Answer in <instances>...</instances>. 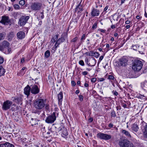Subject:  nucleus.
<instances>
[{
  "label": "nucleus",
  "mask_w": 147,
  "mask_h": 147,
  "mask_svg": "<svg viewBox=\"0 0 147 147\" xmlns=\"http://www.w3.org/2000/svg\"><path fill=\"white\" fill-rule=\"evenodd\" d=\"M45 57L47 58L49 57L50 56V52L49 51H47L45 53Z\"/></svg>",
  "instance_id": "obj_29"
},
{
  "label": "nucleus",
  "mask_w": 147,
  "mask_h": 147,
  "mask_svg": "<svg viewBox=\"0 0 147 147\" xmlns=\"http://www.w3.org/2000/svg\"><path fill=\"white\" fill-rule=\"evenodd\" d=\"M78 37H76L74 38L73 39H72L71 40V42H75L77 41V40L78 39Z\"/></svg>",
  "instance_id": "obj_38"
},
{
  "label": "nucleus",
  "mask_w": 147,
  "mask_h": 147,
  "mask_svg": "<svg viewBox=\"0 0 147 147\" xmlns=\"http://www.w3.org/2000/svg\"><path fill=\"white\" fill-rule=\"evenodd\" d=\"M67 37V33H65L63 35H61V38H59L57 40L59 42L58 44H60L61 42H63L65 40V38Z\"/></svg>",
  "instance_id": "obj_17"
},
{
  "label": "nucleus",
  "mask_w": 147,
  "mask_h": 147,
  "mask_svg": "<svg viewBox=\"0 0 147 147\" xmlns=\"http://www.w3.org/2000/svg\"><path fill=\"white\" fill-rule=\"evenodd\" d=\"M7 50L6 51V52L7 54H9L10 53L11 51V48H9V47H7Z\"/></svg>",
  "instance_id": "obj_32"
},
{
  "label": "nucleus",
  "mask_w": 147,
  "mask_h": 147,
  "mask_svg": "<svg viewBox=\"0 0 147 147\" xmlns=\"http://www.w3.org/2000/svg\"><path fill=\"white\" fill-rule=\"evenodd\" d=\"M96 81V79L95 78H93L91 80V82L93 83L95 82Z\"/></svg>",
  "instance_id": "obj_46"
},
{
  "label": "nucleus",
  "mask_w": 147,
  "mask_h": 147,
  "mask_svg": "<svg viewBox=\"0 0 147 147\" xmlns=\"http://www.w3.org/2000/svg\"><path fill=\"white\" fill-rule=\"evenodd\" d=\"M97 27V23L96 22L95 23L92 27V28L93 29H96Z\"/></svg>",
  "instance_id": "obj_41"
},
{
  "label": "nucleus",
  "mask_w": 147,
  "mask_h": 147,
  "mask_svg": "<svg viewBox=\"0 0 147 147\" xmlns=\"http://www.w3.org/2000/svg\"><path fill=\"white\" fill-rule=\"evenodd\" d=\"M79 98L80 101H82L83 100V96L82 95H80L79 96Z\"/></svg>",
  "instance_id": "obj_45"
},
{
  "label": "nucleus",
  "mask_w": 147,
  "mask_h": 147,
  "mask_svg": "<svg viewBox=\"0 0 147 147\" xmlns=\"http://www.w3.org/2000/svg\"><path fill=\"white\" fill-rule=\"evenodd\" d=\"M82 1L79 3L76 8V11L78 13L81 12L83 11V7L82 5H81Z\"/></svg>",
  "instance_id": "obj_18"
},
{
  "label": "nucleus",
  "mask_w": 147,
  "mask_h": 147,
  "mask_svg": "<svg viewBox=\"0 0 147 147\" xmlns=\"http://www.w3.org/2000/svg\"><path fill=\"white\" fill-rule=\"evenodd\" d=\"M108 79L110 80H113L114 79V77L112 75H109Z\"/></svg>",
  "instance_id": "obj_35"
},
{
  "label": "nucleus",
  "mask_w": 147,
  "mask_h": 147,
  "mask_svg": "<svg viewBox=\"0 0 147 147\" xmlns=\"http://www.w3.org/2000/svg\"><path fill=\"white\" fill-rule=\"evenodd\" d=\"M58 104L60 105L61 104L63 98V95L62 92H60L58 95Z\"/></svg>",
  "instance_id": "obj_22"
},
{
  "label": "nucleus",
  "mask_w": 147,
  "mask_h": 147,
  "mask_svg": "<svg viewBox=\"0 0 147 147\" xmlns=\"http://www.w3.org/2000/svg\"><path fill=\"white\" fill-rule=\"evenodd\" d=\"M98 30L103 33H105L106 32V30H104L100 28L98 29Z\"/></svg>",
  "instance_id": "obj_43"
},
{
  "label": "nucleus",
  "mask_w": 147,
  "mask_h": 147,
  "mask_svg": "<svg viewBox=\"0 0 147 147\" xmlns=\"http://www.w3.org/2000/svg\"><path fill=\"white\" fill-rule=\"evenodd\" d=\"M5 72V69L2 66H0V76L3 75Z\"/></svg>",
  "instance_id": "obj_26"
},
{
  "label": "nucleus",
  "mask_w": 147,
  "mask_h": 147,
  "mask_svg": "<svg viewBox=\"0 0 147 147\" xmlns=\"http://www.w3.org/2000/svg\"><path fill=\"white\" fill-rule=\"evenodd\" d=\"M14 36V33L13 32H9L8 35V39L11 40Z\"/></svg>",
  "instance_id": "obj_27"
},
{
  "label": "nucleus",
  "mask_w": 147,
  "mask_h": 147,
  "mask_svg": "<svg viewBox=\"0 0 147 147\" xmlns=\"http://www.w3.org/2000/svg\"><path fill=\"white\" fill-rule=\"evenodd\" d=\"M68 133L67 130L65 129H64L62 132V136L64 137L63 136H66L68 135Z\"/></svg>",
  "instance_id": "obj_28"
},
{
  "label": "nucleus",
  "mask_w": 147,
  "mask_h": 147,
  "mask_svg": "<svg viewBox=\"0 0 147 147\" xmlns=\"http://www.w3.org/2000/svg\"><path fill=\"white\" fill-rule=\"evenodd\" d=\"M45 108L46 109L47 111H49V105L48 104H45Z\"/></svg>",
  "instance_id": "obj_42"
},
{
  "label": "nucleus",
  "mask_w": 147,
  "mask_h": 147,
  "mask_svg": "<svg viewBox=\"0 0 147 147\" xmlns=\"http://www.w3.org/2000/svg\"><path fill=\"white\" fill-rule=\"evenodd\" d=\"M0 22L3 24L7 25L9 24L10 21L8 17L5 16L2 17Z\"/></svg>",
  "instance_id": "obj_11"
},
{
  "label": "nucleus",
  "mask_w": 147,
  "mask_h": 147,
  "mask_svg": "<svg viewBox=\"0 0 147 147\" xmlns=\"http://www.w3.org/2000/svg\"><path fill=\"white\" fill-rule=\"evenodd\" d=\"M111 116L112 117H115L116 116L115 113L114 111H112L111 112Z\"/></svg>",
  "instance_id": "obj_40"
},
{
  "label": "nucleus",
  "mask_w": 147,
  "mask_h": 147,
  "mask_svg": "<svg viewBox=\"0 0 147 147\" xmlns=\"http://www.w3.org/2000/svg\"><path fill=\"white\" fill-rule=\"evenodd\" d=\"M133 144L127 139L121 140L119 142L120 147H131Z\"/></svg>",
  "instance_id": "obj_3"
},
{
  "label": "nucleus",
  "mask_w": 147,
  "mask_h": 147,
  "mask_svg": "<svg viewBox=\"0 0 147 147\" xmlns=\"http://www.w3.org/2000/svg\"><path fill=\"white\" fill-rule=\"evenodd\" d=\"M108 6H107L104 8V11H106L108 9Z\"/></svg>",
  "instance_id": "obj_59"
},
{
  "label": "nucleus",
  "mask_w": 147,
  "mask_h": 147,
  "mask_svg": "<svg viewBox=\"0 0 147 147\" xmlns=\"http://www.w3.org/2000/svg\"><path fill=\"white\" fill-rule=\"evenodd\" d=\"M104 57L102 55L100 56L99 59V60L101 61L103 58Z\"/></svg>",
  "instance_id": "obj_57"
},
{
  "label": "nucleus",
  "mask_w": 147,
  "mask_h": 147,
  "mask_svg": "<svg viewBox=\"0 0 147 147\" xmlns=\"http://www.w3.org/2000/svg\"><path fill=\"white\" fill-rule=\"evenodd\" d=\"M13 104L12 101L9 100H6L5 101L2 107V109L3 110H7L9 109Z\"/></svg>",
  "instance_id": "obj_7"
},
{
  "label": "nucleus",
  "mask_w": 147,
  "mask_h": 147,
  "mask_svg": "<svg viewBox=\"0 0 147 147\" xmlns=\"http://www.w3.org/2000/svg\"><path fill=\"white\" fill-rule=\"evenodd\" d=\"M79 63L80 65L84 66V61L82 60H81L79 61Z\"/></svg>",
  "instance_id": "obj_39"
},
{
  "label": "nucleus",
  "mask_w": 147,
  "mask_h": 147,
  "mask_svg": "<svg viewBox=\"0 0 147 147\" xmlns=\"http://www.w3.org/2000/svg\"><path fill=\"white\" fill-rule=\"evenodd\" d=\"M139 47V45L137 44L135 45H133L132 46L133 49L135 50H137Z\"/></svg>",
  "instance_id": "obj_30"
},
{
  "label": "nucleus",
  "mask_w": 147,
  "mask_h": 147,
  "mask_svg": "<svg viewBox=\"0 0 147 147\" xmlns=\"http://www.w3.org/2000/svg\"><path fill=\"white\" fill-rule=\"evenodd\" d=\"M31 88V92L32 94H38L39 92L40 89L36 85L33 86Z\"/></svg>",
  "instance_id": "obj_12"
},
{
  "label": "nucleus",
  "mask_w": 147,
  "mask_h": 147,
  "mask_svg": "<svg viewBox=\"0 0 147 147\" xmlns=\"http://www.w3.org/2000/svg\"><path fill=\"white\" fill-rule=\"evenodd\" d=\"M130 23V21L129 20H127L125 22V23L126 24H129Z\"/></svg>",
  "instance_id": "obj_61"
},
{
  "label": "nucleus",
  "mask_w": 147,
  "mask_h": 147,
  "mask_svg": "<svg viewBox=\"0 0 147 147\" xmlns=\"http://www.w3.org/2000/svg\"><path fill=\"white\" fill-rule=\"evenodd\" d=\"M58 38V35H56L53 37V40L54 42H55L56 41H57V39Z\"/></svg>",
  "instance_id": "obj_31"
},
{
  "label": "nucleus",
  "mask_w": 147,
  "mask_h": 147,
  "mask_svg": "<svg viewBox=\"0 0 147 147\" xmlns=\"http://www.w3.org/2000/svg\"><path fill=\"white\" fill-rule=\"evenodd\" d=\"M25 61V58L24 57H22V59L21 60V62L22 63H23Z\"/></svg>",
  "instance_id": "obj_60"
},
{
  "label": "nucleus",
  "mask_w": 147,
  "mask_h": 147,
  "mask_svg": "<svg viewBox=\"0 0 147 147\" xmlns=\"http://www.w3.org/2000/svg\"><path fill=\"white\" fill-rule=\"evenodd\" d=\"M0 147H14L13 144L8 142H6L0 144Z\"/></svg>",
  "instance_id": "obj_19"
},
{
  "label": "nucleus",
  "mask_w": 147,
  "mask_h": 147,
  "mask_svg": "<svg viewBox=\"0 0 147 147\" xmlns=\"http://www.w3.org/2000/svg\"><path fill=\"white\" fill-rule=\"evenodd\" d=\"M42 6V4L39 2L32 3L30 6V8L32 11H38L40 9Z\"/></svg>",
  "instance_id": "obj_4"
},
{
  "label": "nucleus",
  "mask_w": 147,
  "mask_h": 147,
  "mask_svg": "<svg viewBox=\"0 0 147 147\" xmlns=\"http://www.w3.org/2000/svg\"><path fill=\"white\" fill-rule=\"evenodd\" d=\"M3 37V34H0V41L2 39Z\"/></svg>",
  "instance_id": "obj_55"
},
{
  "label": "nucleus",
  "mask_w": 147,
  "mask_h": 147,
  "mask_svg": "<svg viewBox=\"0 0 147 147\" xmlns=\"http://www.w3.org/2000/svg\"><path fill=\"white\" fill-rule=\"evenodd\" d=\"M94 54L95 55V56H96L97 57H98L99 55V54L97 52H94Z\"/></svg>",
  "instance_id": "obj_49"
},
{
  "label": "nucleus",
  "mask_w": 147,
  "mask_h": 147,
  "mask_svg": "<svg viewBox=\"0 0 147 147\" xmlns=\"http://www.w3.org/2000/svg\"><path fill=\"white\" fill-rule=\"evenodd\" d=\"M56 119L55 112H53L51 115L48 116L45 120V122L48 123H53Z\"/></svg>",
  "instance_id": "obj_6"
},
{
  "label": "nucleus",
  "mask_w": 147,
  "mask_h": 147,
  "mask_svg": "<svg viewBox=\"0 0 147 147\" xmlns=\"http://www.w3.org/2000/svg\"><path fill=\"white\" fill-rule=\"evenodd\" d=\"M128 58L126 56H123L119 60L118 65L119 66H125L127 64Z\"/></svg>",
  "instance_id": "obj_8"
},
{
  "label": "nucleus",
  "mask_w": 147,
  "mask_h": 147,
  "mask_svg": "<svg viewBox=\"0 0 147 147\" xmlns=\"http://www.w3.org/2000/svg\"><path fill=\"white\" fill-rule=\"evenodd\" d=\"M4 61V59L3 58L0 56V64L2 63Z\"/></svg>",
  "instance_id": "obj_44"
},
{
  "label": "nucleus",
  "mask_w": 147,
  "mask_h": 147,
  "mask_svg": "<svg viewBox=\"0 0 147 147\" xmlns=\"http://www.w3.org/2000/svg\"><path fill=\"white\" fill-rule=\"evenodd\" d=\"M43 11V10L42 12H40V14H41L40 17L42 19H43L44 17Z\"/></svg>",
  "instance_id": "obj_47"
},
{
  "label": "nucleus",
  "mask_w": 147,
  "mask_h": 147,
  "mask_svg": "<svg viewBox=\"0 0 147 147\" xmlns=\"http://www.w3.org/2000/svg\"><path fill=\"white\" fill-rule=\"evenodd\" d=\"M105 80V79L103 78H100L98 79V81L99 82H102Z\"/></svg>",
  "instance_id": "obj_48"
},
{
  "label": "nucleus",
  "mask_w": 147,
  "mask_h": 147,
  "mask_svg": "<svg viewBox=\"0 0 147 147\" xmlns=\"http://www.w3.org/2000/svg\"><path fill=\"white\" fill-rule=\"evenodd\" d=\"M113 94L115 95L116 96H117L118 94V92L116 91L113 92Z\"/></svg>",
  "instance_id": "obj_56"
},
{
  "label": "nucleus",
  "mask_w": 147,
  "mask_h": 147,
  "mask_svg": "<svg viewBox=\"0 0 147 147\" xmlns=\"http://www.w3.org/2000/svg\"><path fill=\"white\" fill-rule=\"evenodd\" d=\"M88 74V72L87 71H84L82 72V74L83 75H86Z\"/></svg>",
  "instance_id": "obj_51"
},
{
  "label": "nucleus",
  "mask_w": 147,
  "mask_h": 147,
  "mask_svg": "<svg viewBox=\"0 0 147 147\" xmlns=\"http://www.w3.org/2000/svg\"><path fill=\"white\" fill-rule=\"evenodd\" d=\"M121 132L122 134L125 135L127 137L130 138L131 137V136L129 132L128 131L124 129H122Z\"/></svg>",
  "instance_id": "obj_25"
},
{
  "label": "nucleus",
  "mask_w": 147,
  "mask_h": 147,
  "mask_svg": "<svg viewBox=\"0 0 147 147\" xmlns=\"http://www.w3.org/2000/svg\"><path fill=\"white\" fill-rule=\"evenodd\" d=\"M19 3L20 5H24L25 4V1L24 0H21L20 1Z\"/></svg>",
  "instance_id": "obj_36"
},
{
  "label": "nucleus",
  "mask_w": 147,
  "mask_h": 147,
  "mask_svg": "<svg viewBox=\"0 0 147 147\" xmlns=\"http://www.w3.org/2000/svg\"><path fill=\"white\" fill-rule=\"evenodd\" d=\"M17 36L19 38L22 39L25 37V33L22 31H20L17 33Z\"/></svg>",
  "instance_id": "obj_20"
},
{
  "label": "nucleus",
  "mask_w": 147,
  "mask_h": 147,
  "mask_svg": "<svg viewBox=\"0 0 147 147\" xmlns=\"http://www.w3.org/2000/svg\"><path fill=\"white\" fill-rule=\"evenodd\" d=\"M97 138L101 140H107L111 138V136L110 135L103 133H99L97 134Z\"/></svg>",
  "instance_id": "obj_5"
},
{
  "label": "nucleus",
  "mask_w": 147,
  "mask_h": 147,
  "mask_svg": "<svg viewBox=\"0 0 147 147\" xmlns=\"http://www.w3.org/2000/svg\"><path fill=\"white\" fill-rule=\"evenodd\" d=\"M13 7L16 9H18L20 8V6L18 4H15L13 5Z\"/></svg>",
  "instance_id": "obj_34"
},
{
  "label": "nucleus",
  "mask_w": 147,
  "mask_h": 147,
  "mask_svg": "<svg viewBox=\"0 0 147 147\" xmlns=\"http://www.w3.org/2000/svg\"><path fill=\"white\" fill-rule=\"evenodd\" d=\"M84 86L86 87H88L89 86L88 84L86 83H85L84 84Z\"/></svg>",
  "instance_id": "obj_62"
},
{
  "label": "nucleus",
  "mask_w": 147,
  "mask_h": 147,
  "mask_svg": "<svg viewBox=\"0 0 147 147\" xmlns=\"http://www.w3.org/2000/svg\"><path fill=\"white\" fill-rule=\"evenodd\" d=\"M31 88L30 86L28 85L24 89V94L28 96L30 95V92L31 91Z\"/></svg>",
  "instance_id": "obj_16"
},
{
  "label": "nucleus",
  "mask_w": 147,
  "mask_h": 147,
  "mask_svg": "<svg viewBox=\"0 0 147 147\" xmlns=\"http://www.w3.org/2000/svg\"><path fill=\"white\" fill-rule=\"evenodd\" d=\"M58 43H59V42H58L57 41L55 43V48L56 49L57 47L59 45V44H58Z\"/></svg>",
  "instance_id": "obj_53"
},
{
  "label": "nucleus",
  "mask_w": 147,
  "mask_h": 147,
  "mask_svg": "<svg viewBox=\"0 0 147 147\" xmlns=\"http://www.w3.org/2000/svg\"><path fill=\"white\" fill-rule=\"evenodd\" d=\"M30 18L29 16H22L19 19L18 24L20 26L24 25Z\"/></svg>",
  "instance_id": "obj_9"
},
{
  "label": "nucleus",
  "mask_w": 147,
  "mask_h": 147,
  "mask_svg": "<svg viewBox=\"0 0 147 147\" xmlns=\"http://www.w3.org/2000/svg\"><path fill=\"white\" fill-rule=\"evenodd\" d=\"M85 62L86 63L87 65H88V64L89 63V58L86 57L85 59Z\"/></svg>",
  "instance_id": "obj_33"
},
{
  "label": "nucleus",
  "mask_w": 147,
  "mask_h": 147,
  "mask_svg": "<svg viewBox=\"0 0 147 147\" xmlns=\"http://www.w3.org/2000/svg\"><path fill=\"white\" fill-rule=\"evenodd\" d=\"M9 43L7 41H3L0 44V51H4L5 49L9 47Z\"/></svg>",
  "instance_id": "obj_10"
},
{
  "label": "nucleus",
  "mask_w": 147,
  "mask_h": 147,
  "mask_svg": "<svg viewBox=\"0 0 147 147\" xmlns=\"http://www.w3.org/2000/svg\"><path fill=\"white\" fill-rule=\"evenodd\" d=\"M33 105L36 109L40 110L42 109L44 107L45 104L43 99H38L34 101Z\"/></svg>",
  "instance_id": "obj_1"
},
{
  "label": "nucleus",
  "mask_w": 147,
  "mask_h": 147,
  "mask_svg": "<svg viewBox=\"0 0 147 147\" xmlns=\"http://www.w3.org/2000/svg\"><path fill=\"white\" fill-rule=\"evenodd\" d=\"M130 26L129 25H127L125 26V27L127 29H128L130 28Z\"/></svg>",
  "instance_id": "obj_63"
},
{
  "label": "nucleus",
  "mask_w": 147,
  "mask_h": 147,
  "mask_svg": "<svg viewBox=\"0 0 147 147\" xmlns=\"http://www.w3.org/2000/svg\"><path fill=\"white\" fill-rule=\"evenodd\" d=\"M71 84L73 86H74L76 85V83L74 81H72L71 82Z\"/></svg>",
  "instance_id": "obj_52"
},
{
  "label": "nucleus",
  "mask_w": 147,
  "mask_h": 147,
  "mask_svg": "<svg viewBox=\"0 0 147 147\" xmlns=\"http://www.w3.org/2000/svg\"><path fill=\"white\" fill-rule=\"evenodd\" d=\"M85 34H83L82 35V37L81 38V40H85Z\"/></svg>",
  "instance_id": "obj_50"
},
{
  "label": "nucleus",
  "mask_w": 147,
  "mask_h": 147,
  "mask_svg": "<svg viewBox=\"0 0 147 147\" xmlns=\"http://www.w3.org/2000/svg\"><path fill=\"white\" fill-rule=\"evenodd\" d=\"M12 98H13V101L17 103L18 104H19L22 102V99L21 97H12Z\"/></svg>",
  "instance_id": "obj_21"
},
{
  "label": "nucleus",
  "mask_w": 147,
  "mask_h": 147,
  "mask_svg": "<svg viewBox=\"0 0 147 147\" xmlns=\"http://www.w3.org/2000/svg\"><path fill=\"white\" fill-rule=\"evenodd\" d=\"M96 63V61L94 58L93 57L89 58V63L88 66L90 67H93L95 65Z\"/></svg>",
  "instance_id": "obj_13"
},
{
  "label": "nucleus",
  "mask_w": 147,
  "mask_h": 147,
  "mask_svg": "<svg viewBox=\"0 0 147 147\" xmlns=\"http://www.w3.org/2000/svg\"><path fill=\"white\" fill-rule=\"evenodd\" d=\"M113 126V124L112 123H110L109 125V126L110 127H112Z\"/></svg>",
  "instance_id": "obj_58"
},
{
  "label": "nucleus",
  "mask_w": 147,
  "mask_h": 147,
  "mask_svg": "<svg viewBox=\"0 0 147 147\" xmlns=\"http://www.w3.org/2000/svg\"><path fill=\"white\" fill-rule=\"evenodd\" d=\"M38 120L37 119L32 118L30 123H31L32 126H33L36 124H38Z\"/></svg>",
  "instance_id": "obj_23"
},
{
  "label": "nucleus",
  "mask_w": 147,
  "mask_h": 147,
  "mask_svg": "<svg viewBox=\"0 0 147 147\" xmlns=\"http://www.w3.org/2000/svg\"><path fill=\"white\" fill-rule=\"evenodd\" d=\"M143 66V63L139 60H136L133 63L132 68L133 69L136 71H138L140 70Z\"/></svg>",
  "instance_id": "obj_2"
},
{
  "label": "nucleus",
  "mask_w": 147,
  "mask_h": 147,
  "mask_svg": "<svg viewBox=\"0 0 147 147\" xmlns=\"http://www.w3.org/2000/svg\"><path fill=\"white\" fill-rule=\"evenodd\" d=\"M85 54L87 56H90L93 55V53L92 52H91L90 53L86 52L85 53Z\"/></svg>",
  "instance_id": "obj_37"
},
{
  "label": "nucleus",
  "mask_w": 147,
  "mask_h": 147,
  "mask_svg": "<svg viewBox=\"0 0 147 147\" xmlns=\"http://www.w3.org/2000/svg\"><path fill=\"white\" fill-rule=\"evenodd\" d=\"M93 121V119L92 118H90L88 119V121L89 122L91 123L92 122V121Z\"/></svg>",
  "instance_id": "obj_54"
},
{
  "label": "nucleus",
  "mask_w": 147,
  "mask_h": 147,
  "mask_svg": "<svg viewBox=\"0 0 147 147\" xmlns=\"http://www.w3.org/2000/svg\"><path fill=\"white\" fill-rule=\"evenodd\" d=\"M131 128L132 130L135 132L137 131L139 129L138 125L136 123H135L132 125Z\"/></svg>",
  "instance_id": "obj_24"
},
{
  "label": "nucleus",
  "mask_w": 147,
  "mask_h": 147,
  "mask_svg": "<svg viewBox=\"0 0 147 147\" xmlns=\"http://www.w3.org/2000/svg\"><path fill=\"white\" fill-rule=\"evenodd\" d=\"M141 128L144 131V134L145 136L147 138V124L146 123H143Z\"/></svg>",
  "instance_id": "obj_14"
},
{
  "label": "nucleus",
  "mask_w": 147,
  "mask_h": 147,
  "mask_svg": "<svg viewBox=\"0 0 147 147\" xmlns=\"http://www.w3.org/2000/svg\"><path fill=\"white\" fill-rule=\"evenodd\" d=\"M91 15L93 17L98 16L99 14V11L97 9L93 8L91 13Z\"/></svg>",
  "instance_id": "obj_15"
},
{
  "label": "nucleus",
  "mask_w": 147,
  "mask_h": 147,
  "mask_svg": "<svg viewBox=\"0 0 147 147\" xmlns=\"http://www.w3.org/2000/svg\"><path fill=\"white\" fill-rule=\"evenodd\" d=\"M111 28L112 29H114V28H115V26L114 25H112L111 26Z\"/></svg>",
  "instance_id": "obj_64"
}]
</instances>
